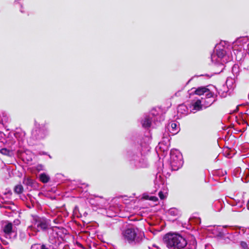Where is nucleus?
Masks as SVG:
<instances>
[{"label":"nucleus","mask_w":249,"mask_h":249,"mask_svg":"<svg viewBox=\"0 0 249 249\" xmlns=\"http://www.w3.org/2000/svg\"><path fill=\"white\" fill-rule=\"evenodd\" d=\"M24 183L27 185H31L33 184V181L30 178H24L23 180Z\"/></svg>","instance_id":"nucleus-15"},{"label":"nucleus","mask_w":249,"mask_h":249,"mask_svg":"<svg viewBox=\"0 0 249 249\" xmlns=\"http://www.w3.org/2000/svg\"><path fill=\"white\" fill-rule=\"evenodd\" d=\"M171 127L172 128V131H173L172 133L176 134L177 132H175L176 131H177V124L176 123H172L171 124Z\"/></svg>","instance_id":"nucleus-17"},{"label":"nucleus","mask_w":249,"mask_h":249,"mask_svg":"<svg viewBox=\"0 0 249 249\" xmlns=\"http://www.w3.org/2000/svg\"><path fill=\"white\" fill-rule=\"evenodd\" d=\"M31 249H54L53 247L49 244H35L31 246Z\"/></svg>","instance_id":"nucleus-9"},{"label":"nucleus","mask_w":249,"mask_h":249,"mask_svg":"<svg viewBox=\"0 0 249 249\" xmlns=\"http://www.w3.org/2000/svg\"><path fill=\"white\" fill-rule=\"evenodd\" d=\"M201 100L202 101L200 100H197L193 104L194 110L196 111L200 110L202 108V102H203L204 106L206 107L205 104L208 103L207 101H204L203 98H201Z\"/></svg>","instance_id":"nucleus-10"},{"label":"nucleus","mask_w":249,"mask_h":249,"mask_svg":"<svg viewBox=\"0 0 249 249\" xmlns=\"http://www.w3.org/2000/svg\"><path fill=\"white\" fill-rule=\"evenodd\" d=\"M0 153L2 154L6 155L9 154V151L8 150H7L6 148H2L0 150Z\"/></svg>","instance_id":"nucleus-20"},{"label":"nucleus","mask_w":249,"mask_h":249,"mask_svg":"<svg viewBox=\"0 0 249 249\" xmlns=\"http://www.w3.org/2000/svg\"><path fill=\"white\" fill-rule=\"evenodd\" d=\"M162 240L168 249H196L194 245L188 244L185 238L176 232L166 233Z\"/></svg>","instance_id":"nucleus-1"},{"label":"nucleus","mask_w":249,"mask_h":249,"mask_svg":"<svg viewBox=\"0 0 249 249\" xmlns=\"http://www.w3.org/2000/svg\"><path fill=\"white\" fill-rule=\"evenodd\" d=\"M124 240L132 245L141 244L144 238V232L137 227L129 228L122 232Z\"/></svg>","instance_id":"nucleus-2"},{"label":"nucleus","mask_w":249,"mask_h":249,"mask_svg":"<svg viewBox=\"0 0 249 249\" xmlns=\"http://www.w3.org/2000/svg\"><path fill=\"white\" fill-rule=\"evenodd\" d=\"M195 93L198 95H202L205 94L206 99H207L208 103L205 104L206 107H209L212 105L214 102V99L213 98V93L210 90L205 87H199L195 90Z\"/></svg>","instance_id":"nucleus-5"},{"label":"nucleus","mask_w":249,"mask_h":249,"mask_svg":"<svg viewBox=\"0 0 249 249\" xmlns=\"http://www.w3.org/2000/svg\"><path fill=\"white\" fill-rule=\"evenodd\" d=\"M185 108H186V107L184 106H183V105L179 106L178 108V111H179V110H180V109H184Z\"/></svg>","instance_id":"nucleus-22"},{"label":"nucleus","mask_w":249,"mask_h":249,"mask_svg":"<svg viewBox=\"0 0 249 249\" xmlns=\"http://www.w3.org/2000/svg\"><path fill=\"white\" fill-rule=\"evenodd\" d=\"M170 164L174 170H177L183 164L182 156L178 151H171L170 154Z\"/></svg>","instance_id":"nucleus-4"},{"label":"nucleus","mask_w":249,"mask_h":249,"mask_svg":"<svg viewBox=\"0 0 249 249\" xmlns=\"http://www.w3.org/2000/svg\"><path fill=\"white\" fill-rule=\"evenodd\" d=\"M248 69L249 70V67L248 68Z\"/></svg>","instance_id":"nucleus-25"},{"label":"nucleus","mask_w":249,"mask_h":249,"mask_svg":"<svg viewBox=\"0 0 249 249\" xmlns=\"http://www.w3.org/2000/svg\"><path fill=\"white\" fill-rule=\"evenodd\" d=\"M160 120L161 116L158 115L156 110L153 109L148 116L145 117L142 124L143 127L147 128L150 126L152 121L155 122Z\"/></svg>","instance_id":"nucleus-6"},{"label":"nucleus","mask_w":249,"mask_h":249,"mask_svg":"<svg viewBox=\"0 0 249 249\" xmlns=\"http://www.w3.org/2000/svg\"><path fill=\"white\" fill-rule=\"evenodd\" d=\"M240 246L242 249H249V244L244 241L240 242Z\"/></svg>","instance_id":"nucleus-16"},{"label":"nucleus","mask_w":249,"mask_h":249,"mask_svg":"<svg viewBox=\"0 0 249 249\" xmlns=\"http://www.w3.org/2000/svg\"><path fill=\"white\" fill-rule=\"evenodd\" d=\"M47 132H44V130H39L38 132L37 131V130H36L32 132V136L37 139L44 138Z\"/></svg>","instance_id":"nucleus-8"},{"label":"nucleus","mask_w":249,"mask_h":249,"mask_svg":"<svg viewBox=\"0 0 249 249\" xmlns=\"http://www.w3.org/2000/svg\"><path fill=\"white\" fill-rule=\"evenodd\" d=\"M159 196L161 199H163L166 197L167 192H163L162 191H160L159 193Z\"/></svg>","instance_id":"nucleus-18"},{"label":"nucleus","mask_w":249,"mask_h":249,"mask_svg":"<svg viewBox=\"0 0 249 249\" xmlns=\"http://www.w3.org/2000/svg\"><path fill=\"white\" fill-rule=\"evenodd\" d=\"M58 228L57 227H54L53 229H49L48 231L49 234L50 235V238H51V236L53 238H55L57 237V230Z\"/></svg>","instance_id":"nucleus-12"},{"label":"nucleus","mask_w":249,"mask_h":249,"mask_svg":"<svg viewBox=\"0 0 249 249\" xmlns=\"http://www.w3.org/2000/svg\"><path fill=\"white\" fill-rule=\"evenodd\" d=\"M39 178L41 182L43 183H47L49 181L50 178L46 174L43 173L39 175Z\"/></svg>","instance_id":"nucleus-13"},{"label":"nucleus","mask_w":249,"mask_h":249,"mask_svg":"<svg viewBox=\"0 0 249 249\" xmlns=\"http://www.w3.org/2000/svg\"><path fill=\"white\" fill-rule=\"evenodd\" d=\"M168 213L171 215H176L177 214L178 211L175 208H171L168 211Z\"/></svg>","instance_id":"nucleus-19"},{"label":"nucleus","mask_w":249,"mask_h":249,"mask_svg":"<svg viewBox=\"0 0 249 249\" xmlns=\"http://www.w3.org/2000/svg\"><path fill=\"white\" fill-rule=\"evenodd\" d=\"M218 46H216L215 48H216V54H213L211 56L212 61L214 63H219L220 62V59L222 58L225 54V51L223 50H217V48Z\"/></svg>","instance_id":"nucleus-7"},{"label":"nucleus","mask_w":249,"mask_h":249,"mask_svg":"<svg viewBox=\"0 0 249 249\" xmlns=\"http://www.w3.org/2000/svg\"><path fill=\"white\" fill-rule=\"evenodd\" d=\"M23 186L20 184L16 185L14 188L15 192L18 194H21L23 192Z\"/></svg>","instance_id":"nucleus-14"},{"label":"nucleus","mask_w":249,"mask_h":249,"mask_svg":"<svg viewBox=\"0 0 249 249\" xmlns=\"http://www.w3.org/2000/svg\"><path fill=\"white\" fill-rule=\"evenodd\" d=\"M150 199L154 201H156L158 200V198L156 196H151L150 197Z\"/></svg>","instance_id":"nucleus-21"},{"label":"nucleus","mask_w":249,"mask_h":249,"mask_svg":"<svg viewBox=\"0 0 249 249\" xmlns=\"http://www.w3.org/2000/svg\"><path fill=\"white\" fill-rule=\"evenodd\" d=\"M51 226L50 220L44 217L33 216L32 224L28 227L27 231L30 235H35L40 231H46Z\"/></svg>","instance_id":"nucleus-3"},{"label":"nucleus","mask_w":249,"mask_h":249,"mask_svg":"<svg viewBox=\"0 0 249 249\" xmlns=\"http://www.w3.org/2000/svg\"><path fill=\"white\" fill-rule=\"evenodd\" d=\"M53 222L54 223H55V224H57V223H59V221H58V220L57 219H55L53 220Z\"/></svg>","instance_id":"nucleus-23"},{"label":"nucleus","mask_w":249,"mask_h":249,"mask_svg":"<svg viewBox=\"0 0 249 249\" xmlns=\"http://www.w3.org/2000/svg\"><path fill=\"white\" fill-rule=\"evenodd\" d=\"M248 207H249V200H248V203H247Z\"/></svg>","instance_id":"nucleus-24"},{"label":"nucleus","mask_w":249,"mask_h":249,"mask_svg":"<svg viewBox=\"0 0 249 249\" xmlns=\"http://www.w3.org/2000/svg\"><path fill=\"white\" fill-rule=\"evenodd\" d=\"M3 231L6 237L13 232V225L11 223H7L3 227Z\"/></svg>","instance_id":"nucleus-11"}]
</instances>
